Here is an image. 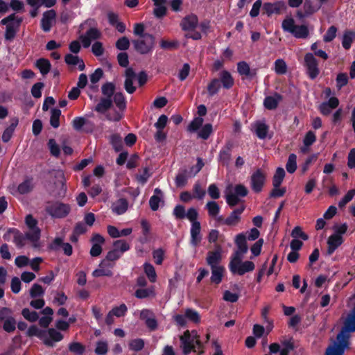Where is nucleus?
Here are the masks:
<instances>
[{
    "instance_id": "1",
    "label": "nucleus",
    "mask_w": 355,
    "mask_h": 355,
    "mask_svg": "<svg viewBox=\"0 0 355 355\" xmlns=\"http://www.w3.org/2000/svg\"><path fill=\"white\" fill-rule=\"evenodd\" d=\"M354 306L348 314L345 327L337 336V341L329 346L325 352V355H343L345 349L349 346V331H355V295L351 299Z\"/></svg>"
},
{
    "instance_id": "2",
    "label": "nucleus",
    "mask_w": 355,
    "mask_h": 355,
    "mask_svg": "<svg viewBox=\"0 0 355 355\" xmlns=\"http://www.w3.org/2000/svg\"><path fill=\"white\" fill-rule=\"evenodd\" d=\"M115 85L114 83L107 82L101 87V92L103 95L99 103L96 105L95 110L100 113H104L112 105V97L114 96Z\"/></svg>"
},
{
    "instance_id": "3",
    "label": "nucleus",
    "mask_w": 355,
    "mask_h": 355,
    "mask_svg": "<svg viewBox=\"0 0 355 355\" xmlns=\"http://www.w3.org/2000/svg\"><path fill=\"white\" fill-rule=\"evenodd\" d=\"M181 346L183 352L187 355L191 351H196V348L201 349L202 345L198 339V336L196 331L190 332L189 330L184 331L182 336H180Z\"/></svg>"
},
{
    "instance_id": "4",
    "label": "nucleus",
    "mask_w": 355,
    "mask_h": 355,
    "mask_svg": "<svg viewBox=\"0 0 355 355\" xmlns=\"http://www.w3.org/2000/svg\"><path fill=\"white\" fill-rule=\"evenodd\" d=\"M248 193L247 188L243 184H229L225 189L226 202L230 206L234 207L240 202V198L246 196Z\"/></svg>"
},
{
    "instance_id": "5",
    "label": "nucleus",
    "mask_w": 355,
    "mask_h": 355,
    "mask_svg": "<svg viewBox=\"0 0 355 355\" xmlns=\"http://www.w3.org/2000/svg\"><path fill=\"white\" fill-rule=\"evenodd\" d=\"M243 257H230L228 267L233 275L242 276L244 274L252 272L255 268L254 263L251 261H243Z\"/></svg>"
},
{
    "instance_id": "6",
    "label": "nucleus",
    "mask_w": 355,
    "mask_h": 355,
    "mask_svg": "<svg viewBox=\"0 0 355 355\" xmlns=\"http://www.w3.org/2000/svg\"><path fill=\"white\" fill-rule=\"evenodd\" d=\"M284 31L293 35L296 38H306L309 35V29L306 25H296L292 17H286L282 24Z\"/></svg>"
},
{
    "instance_id": "7",
    "label": "nucleus",
    "mask_w": 355,
    "mask_h": 355,
    "mask_svg": "<svg viewBox=\"0 0 355 355\" xmlns=\"http://www.w3.org/2000/svg\"><path fill=\"white\" fill-rule=\"evenodd\" d=\"M22 21L21 17H16L15 14H11L9 16L1 20V24L6 25L5 38L7 40H12Z\"/></svg>"
},
{
    "instance_id": "8",
    "label": "nucleus",
    "mask_w": 355,
    "mask_h": 355,
    "mask_svg": "<svg viewBox=\"0 0 355 355\" xmlns=\"http://www.w3.org/2000/svg\"><path fill=\"white\" fill-rule=\"evenodd\" d=\"M45 211L52 218H62L69 214L71 207L69 205L58 201L49 202L45 207Z\"/></svg>"
},
{
    "instance_id": "9",
    "label": "nucleus",
    "mask_w": 355,
    "mask_h": 355,
    "mask_svg": "<svg viewBox=\"0 0 355 355\" xmlns=\"http://www.w3.org/2000/svg\"><path fill=\"white\" fill-rule=\"evenodd\" d=\"M26 225L28 229V236L31 239V244L35 248H39L41 231L37 227V221L31 215H28L25 218Z\"/></svg>"
},
{
    "instance_id": "10",
    "label": "nucleus",
    "mask_w": 355,
    "mask_h": 355,
    "mask_svg": "<svg viewBox=\"0 0 355 355\" xmlns=\"http://www.w3.org/2000/svg\"><path fill=\"white\" fill-rule=\"evenodd\" d=\"M135 50L141 54H147L151 52L155 44V37L153 35L146 33L143 37L132 41Z\"/></svg>"
},
{
    "instance_id": "11",
    "label": "nucleus",
    "mask_w": 355,
    "mask_h": 355,
    "mask_svg": "<svg viewBox=\"0 0 355 355\" xmlns=\"http://www.w3.org/2000/svg\"><path fill=\"white\" fill-rule=\"evenodd\" d=\"M266 173L261 168L254 171L250 177V186L252 189L259 193L262 190L266 180Z\"/></svg>"
},
{
    "instance_id": "12",
    "label": "nucleus",
    "mask_w": 355,
    "mask_h": 355,
    "mask_svg": "<svg viewBox=\"0 0 355 355\" xmlns=\"http://www.w3.org/2000/svg\"><path fill=\"white\" fill-rule=\"evenodd\" d=\"M304 64L309 77L312 80L315 79L318 76L320 70L318 61L312 53H308L305 55Z\"/></svg>"
},
{
    "instance_id": "13",
    "label": "nucleus",
    "mask_w": 355,
    "mask_h": 355,
    "mask_svg": "<svg viewBox=\"0 0 355 355\" xmlns=\"http://www.w3.org/2000/svg\"><path fill=\"white\" fill-rule=\"evenodd\" d=\"M10 234L13 236V242L19 248L24 247L26 244V241L31 243V239L28 236L27 232L25 234H22L17 229H10L3 235V239L8 240Z\"/></svg>"
},
{
    "instance_id": "14",
    "label": "nucleus",
    "mask_w": 355,
    "mask_h": 355,
    "mask_svg": "<svg viewBox=\"0 0 355 355\" xmlns=\"http://www.w3.org/2000/svg\"><path fill=\"white\" fill-rule=\"evenodd\" d=\"M35 182L33 178H26L21 182L17 187L12 188L10 193L17 196V195H24L30 193L34 188Z\"/></svg>"
},
{
    "instance_id": "15",
    "label": "nucleus",
    "mask_w": 355,
    "mask_h": 355,
    "mask_svg": "<svg viewBox=\"0 0 355 355\" xmlns=\"http://www.w3.org/2000/svg\"><path fill=\"white\" fill-rule=\"evenodd\" d=\"M235 243L237 250L231 255V257H243V255L246 254L248 250L245 235L243 233L236 235Z\"/></svg>"
},
{
    "instance_id": "16",
    "label": "nucleus",
    "mask_w": 355,
    "mask_h": 355,
    "mask_svg": "<svg viewBox=\"0 0 355 355\" xmlns=\"http://www.w3.org/2000/svg\"><path fill=\"white\" fill-rule=\"evenodd\" d=\"M244 207L236 209L225 219H224L222 216H218L217 218V220L228 226H236L240 221L241 215L244 211Z\"/></svg>"
},
{
    "instance_id": "17",
    "label": "nucleus",
    "mask_w": 355,
    "mask_h": 355,
    "mask_svg": "<svg viewBox=\"0 0 355 355\" xmlns=\"http://www.w3.org/2000/svg\"><path fill=\"white\" fill-rule=\"evenodd\" d=\"M222 252L221 246L216 245L214 251L207 253L206 261L210 268L221 266L220 262L222 259Z\"/></svg>"
},
{
    "instance_id": "18",
    "label": "nucleus",
    "mask_w": 355,
    "mask_h": 355,
    "mask_svg": "<svg viewBox=\"0 0 355 355\" xmlns=\"http://www.w3.org/2000/svg\"><path fill=\"white\" fill-rule=\"evenodd\" d=\"M55 17L56 13L54 10H49L43 13L41 26L44 32L50 31L52 26L55 23Z\"/></svg>"
},
{
    "instance_id": "19",
    "label": "nucleus",
    "mask_w": 355,
    "mask_h": 355,
    "mask_svg": "<svg viewBox=\"0 0 355 355\" xmlns=\"http://www.w3.org/2000/svg\"><path fill=\"white\" fill-rule=\"evenodd\" d=\"M114 263L107 261V260H103L99 266L98 268L94 270L92 272V276L94 277H99L101 276H112V272L111 269L113 268Z\"/></svg>"
},
{
    "instance_id": "20",
    "label": "nucleus",
    "mask_w": 355,
    "mask_h": 355,
    "mask_svg": "<svg viewBox=\"0 0 355 355\" xmlns=\"http://www.w3.org/2000/svg\"><path fill=\"white\" fill-rule=\"evenodd\" d=\"M140 318L144 320L146 325L150 331L157 328V322L154 313L148 309H144L140 313Z\"/></svg>"
},
{
    "instance_id": "21",
    "label": "nucleus",
    "mask_w": 355,
    "mask_h": 355,
    "mask_svg": "<svg viewBox=\"0 0 355 355\" xmlns=\"http://www.w3.org/2000/svg\"><path fill=\"white\" fill-rule=\"evenodd\" d=\"M286 8L284 1H276L275 3H265L263 6V11L268 15L272 14H279Z\"/></svg>"
},
{
    "instance_id": "22",
    "label": "nucleus",
    "mask_w": 355,
    "mask_h": 355,
    "mask_svg": "<svg viewBox=\"0 0 355 355\" xmlns=\"http://www.w3.org/2000/svg\"><path fill=\"white\" fill-rule=\"evenodd\" d=\"M92 246L90 250V254L92 257H98L102 252V245L105 243L104 238L98 234H94L91 239Z\"/></svg>"
},
{
    "instance_id": "23",
    "label": "nucleus",
    "mask_w": 355,
    "mask_h": 355,
    "mask_svg": "<svg viewBox=\"0 0 355 355\" xmlns=\"http://www.w3.org/2000/svg\"><path fill=\"white\" fill-rule=\"evenodd\" d=\"M164 193L160 189L156 188L154 190V194L149 200V205L153 211H157L160 205H164Z\"/></svg>"
},
{
    "instance_id": "24",
    "label": "nucleus",
    "mask_w": 355,
    "mask_h": 355,
    "mask_svg": "<svg viewBox=\"0 0 355 355\" xmlns=\"http://www.w3.org/2000/svg\"><path fill=\"white\" fill-rule=\"evenodd\" d=\"M50 248L53 250H58L62 248L64 253L67 256H70L73 252L71 244L69 243H64L61 238H55L51 244Z\"/></svg>"
},
{
    "instance_id": "25",
    "label": "nucleus",
    "mask_w": 355,
    "mask_h": 355,
    "mask_svg": "<svg viewBox=\"0 0 355 355\" xmlns=\"http://www.w3.org/2000/svg\"><path fill=\"white\" fill-rule=\"evenodd\" d=\"M343 237L338 234L331 235L327 241L328 249L327 254L331 255L343 243Z\"/></svg>"
},
{
    "instance_id": "26",
    "label": "nucleus",
    "mask_w": 355,
    "mask_h": 355,
    "mask_svg": "<svg viewBox=\"0 0 355 355\" xmlns=\"http://www.w3.org/2000/svg\"><path fill=\"white\" fill-rule=\"evenodd\" d=\"M45 336L46 339L47 341L49 340V343L46 342L44 343L49 347H53L54 343L59 342L63 338L62 334L53 328L46 330Z\"/></svg>"
},
{
    "instance_id": "27",
    "label": "nucleus",
    "mask_w": 355,
    "mask_h": 355,
    "mask_svg": "<svg viewBox=\"0 0 355 355\" xmlns=\"http://www.w3.org/2000/svg\"><path fill=\"white\" fill-rule=\"evenodd\" d=\"M200 223H193L191 224V244L196 247L197 246L202 239V236L200 235Z\"/></svg>"
},
{
    "instance_id": "28",
    "label": "nucleus",
    "mask_w": 355,
    "mask_h": 355,
    "mask_svg": "<svg viewBox=\"0 0 355 355\" xmlns=\"http://www.w3.org/2000/svg\"><path fill=\"white\" fill-rule=\"evenodd\" d=\"M125 80L124 87L126 92L129 94H132L136 87L133 86V81L135 78V73L132 69L128 68L125 70Z\"/></svg>"
},
{
    "instance_id": "29",
    "label": "nucleus",
    "mask_w": 355,
    "mask_h": 355,
    "mask_svg": "<svg viewBox=\"0 0 355 355\" xmlns=\"http://www.w3.org/2000/svg\"><path fill=\"white\" fill-rule=\"evenodd\" d=\"M198 24V19L195 15H189L185 17L181 21L182 28L184 31L193 30Z\"/></svg>"
},
{
    "instance_id": "30",
    "label": "nucleus",
    "mask_w": 355,
    "mask_h": 355,
    "mask_svg": "<svg viewBox=\"0 0 355 355\" xmlns=\"http://www.w3.org/2000/svg\"><path fill=\"white\" fill-rule=\"evenodd\" d=\"M282 100V96L277 93L265 98L263 105L268 110L275 109Z\"/></svg>"
},
{
    "instance_id": "31",
    "label": "nucleus",
    "mask_w": 355,
    "mask_h": 355,
    "mask_svg": "<svg viewBox=\"0 0 355 355\" xmlns=\"http://www.w3.org/2000/svg\"><path fill=\"white\" fill-rule=\"evenodd\" d=\"M155 8L153 10V13L157 17H162L166 13V0H153Z\"/></svg>"
},
{
    "instance_id": "32",
    "label": "nucleus",
    "mask_w": 355,
    "mask_h": 355,
    "mask_svg": "<svg viewBox=\"0 0 355 355\" xmlns=\"http://www.w3.org/2000/svg\"><path fill=\"white\" fill-rule=\"evenodd\" d=\"M65 62L67 64L71 66L78 65V68L80 71H83L85 69V65L83 60L80 58L78 55L67 54L65 56Z\"/></svg>"
},
{
    "instance_id": "33",
    "label": "nucleus",
    "mask_w": 355,
    "mask_h": 355,
    "mask_svg": "<svg viewBox=\"0 0 355 355\" xmlns=\"http://www.w3.org/2000/svg\"><path fill=\"white\" fill-rule=\"evenodd\" d=\"M128 203L124 198H120L112 204V211L118 215L124 214L128 209Z\"/></svg>"
},
{
    "instance_id": "34",
    "label": "nucleus",
    "mask_w": 355,
    "mask_h": 355,
    "mask_svg": "<svg viewBox=\"0 0 355 355\" xmlns=\"http://www.w3.org/2000/svg\"><path fill=\"white\" fill-rule=\"evenodd\" d=\"M254 131L260 139H264L267 137L268 126L263 122L257 121L254 124Z\"/></svg>"
},
{
    "instance_id": "35",
    "label": "nucleus",
    "mask_w": 355,
    "mask_h": 355,
    "mask_svg": "<svg viewBox=\"0 0 355 355\" xmlns=\"http://www.w3.org/2000/svg\"><path fill=\"white\" fill-rule=\"evenodd\" d=\"M211 281L213 283L218 284L222 282L223 274L225 272L224 266H218L211 268Z\"/></svg>"
},
{
    "instance_id": "36",
    "label": "nucleus",
    "mask_w": 355,
    "mask_h": 355,
    "mask_svg": "<svg viewBox=\"0 0 355 355\" xmlns=\"http://www.w3.org/2000/svg\"><path fill=\"white\" fill-rule=\"evenodd\" d=\"M27 334L28 336H37L42 340L43 343H49V340L47 341L45 337L46 330L40 329L35 325H32L28 328Z\"/></svg>"
},
{
    "instance_id": "37",
    "label": "nucleus",
    "mask_w": 355,
    "mask_h": 355,
    "mask_svg": "<svg viewBox=\"0 0 355 355\" xmlns=\"http://www.w3.org/2000/svg\"><path fill=\"white\" fill-rule=\"evenodd\" d=\"M220 82L222 83L223 87L225 89H230L234 85V79L227 71H222L220 73Z\"/></svg>"
},
{
    "instance_id": "38",
    "label": "nucleus",
    "mask_w": 355,
    "mask_h": 355,
    "mask_svg": "<svg viewBox=\"0 0 355 355\" xmlns=\"http://www.w3.org/2000/svg\"><path fill=\"white\" fill-rule=\"evenodd\" d=\"M237 70L240 75L246 77H251L256 73L255 71L253 73L251 71L249 64L244 61L239 62L237 64Z\"/></svg>"
},
{
    "instance_id": "39",
    "label": "nucleus",
    "mask_w": 355,
    "mask_h": 355,
    "mask_svg": "<svg viewBox=\"0 0 355 355\" xmlns=\"http://www.w3.org/2000/svg\"><path fill=\"white\" fill-rule=\"evenodd\" d=\"M355 40V33L352 31H346L344 33L342 38V45L344 49H350L353 41Z\"/></svg>"
},
{
    "instance_id": "40",
    "label": "nucleus",
    "mask_w": 355,
    "mask_h": 355,
    "mask_svg": "<svg viewBox=\"0 0 355 355\" xmlns=\"http://www.w3.org/2000/svg\"><path fill=\"white\" fill-rule=\"evenodd\" d=\"M219 160L223 164L227 165L231 160V146H227L223 148L219 153Z\"/></svg>"
},
{
    "instance_id": "41",
    "label": "nucleus",
    "mask_w": 355,
    "mask_h": 355,
    "mask_svg": "<svg viewBox=\"0 0 355 355\" xmlns=\"http://www.w3.org/2000/svg\"><path fill=\"white\" fill-rule=\"evenodd\" d=\"M36 67L42 75L47 74L51 69L50 62L44 58H40L36 62Z\"/></svg>"
},
{
    "instance_id": "42",
    "label": "nucleus",
    "mask_w": 355,
    "mask_h": 355,
    "mask_svg": "<svg viewBox=\"0 0 355 355\" xmlns=\"http://www.w3.org/2000/svg\"><path fill=\"white\" fill-rule=\"evenodd\" d=\"M144 270L150 282H155L157 280V274L153 266L149 263L144 264Z\"/></svg>"
},
{
    "instance_id": "43",
    "label": "nucleus",
    "mask_w": 355,
    "mask_h": 355,
    "mask_svg": "<svg viewBox=\"0 0 355 355\" xmlns=\"http://www.w3.org/2000/svg\"><path fill=\"white\" fill-rule=\"evenodd\" d=\"M206 208L208 210V214L209 216L212 218H217L218 217V215L220 211V207L215 201H209L206 205Z\"/></svg>"
},
{
    "instance_id": "44",
    "label": "nucleus",
    "mask_w": 355,
    "mask_h": 355,
    "mask_svg": "<svg viewBox=\"0 0 355 355\" xmlns=\"http://www.w3.org/2000/svg\"><path fill=\"white\" fill-rule=\"evenodd\" d=\"M116 107L121 110H123L126 107V101L124 95L121 92H116L113 96V101Z\"/></svg>"
},
{
    "instance_id": "45",
    "label": "nucleus",
    "mask_w": 355,
    "mask_h": 355,
    "mask_svg": "<svg viewBox=\"0 0 355 355\" xmlns=\"http://www.w3.org/2000/svg\"><path fill=\"white\" fill-rule=\"evenodd\" d=\"M285 177V171L282 167H278L272 178L273 187H279Z\"/></svg>"
},
{
    "instance_id": "46",
    "label": "nucleus",
    "mask_w": 355,
    "mask_h": 355,
    "mask_svg": "<svg viewBox=\"0 0 355 355\" xmlns=\"http://www.w3.org/2000/svg\"><path fill=\"white\" fill-rule=\"evenodd\" d=\"M114 248L121 254H123L125 252L130 250V244L124 240H116L113 243Z\"/></svg>"
},
{
    "instance_id": "47",
    "label": "nucleus",
    "mask_w": 355,
    "mask_h": 355,
    "mask_svg": "<svg viewBox=\"0 0 355 355\" xmlns=\"http://www.w3.org/2000/svg\"><path fill=\"white\" fill-rule=\"evenodd\" d=\"M61 114V111L59 109L53 108L51 110V118H50V123L51 125L57 128L60 125V116Z\"/></svg>"
},
{
    "instance_id": "48",
    "label": "nucleus",
    "mask_w": 355,
    "mask_h": 355,
    "mask_svg": "<svg viewBox=\"0 0 355 355\" xmlns=\"http://www.w3.org/2000/svg\"><path fill=\"white\" fill-rule=\"evenodd\" d=\"M274 70L277 74H285L287 71V64L283 59H277L275 62Z\"/></svg>"
},
{
    "instance_id": "49",
    "label": "nucleus",
    "mask_w": 355,
    "mask_h": 355,
    "mask_svg": "<svg viewBox=\"0 0 355 355\" xmlns=\"http://www.w3.org/2000/svg\"><path fill=\"white\" fill-rule=\"evenodd\" d=\"M286 168L289 173H293L297 168V156L295 154H291L288 157Z\"/></svg>"
},
{
    "instance_id": "50",
    "label": "nucleus",
    "mask_w": 355,
    "mask_h": 355,
    "mask_svg": "<svg viewBox=\"0 0 355 355\" xmlns=\"http://www.w3.org/2000/svg\"><path fill=\"white\" fill-rule=\"evenodd\" d=\"M154 289L153 287L148 288H140L135 291V295L137 298L144 299L154 295Z\"/></svg>"
},
{
    "instance_id": "51",
    "label": "nucleus",
    "mask_w": 355,
    "mask_h": 355,
    "mask_svg": "<svg viewBox=\"0 0 355 355\" xmlns=\"http://www.w3.org/2000/svg\"><path fill=\"white\" fill-rule=\"evenodd\" d=\"M220 88V82L218 79H214L207 86V92L210 96L215 95Z\"/></svg>"
},
{
    "instance_id": "52",
    "label": "nucleus",
    "mask_w": 355,
    "mask_h": 355,
    "mask_svg": "<svg viewBox=\"0 0 355 355\" xmlns=\"http://www.w3.org/2000/svg\"><path fill=\"white\" fill-rule=\"evenodd\" d=\"M150 173L148 168H144L142 171L137 175L136 178L139 183L144 185L150 177Z\"/></svg>"
},
{
    "instance_id": "53",
    "label": "nucleus",
    "mask_w": 355,
    "mask_h": 355,
    "mask_svg": "<svg viewBox=\"0 0 355 355\" xmlns=\"http://www.w3.org/2000/svg\"><path fill=\"white\" fill-rule=\"evenodd\" d=\"M185 314L187 316V319H188L189 320L195 323L200 322V317L199 313L196 311L191 309H187L185 310Z\"/></svg>"
},
{
    "instance_id": "54",
    "label": "nucleus",
    "mask_w": 355,
    "mask_h": 355,
    "mask_svg": "<svg viewBox=\"0 0 355 355\" xmlns=\"http://www.w3.org/2000/svg\"><path fill=\"white\" fill-rule=\"evenodd\" d=\"M110 142L116 151L119 152L122 149V138L119 135H112L110 137Z\"/></svg>"
},
{
    "instance_id": "55",
    "label": "nucleus",
    "mask_w": 355,
    "mask_h": 355,
    "mask_svg": "<svg viewBox=\"0 0 355 355\" xmlns=\"http://www.w3.org/2000/svg\"><path fill=\"white\" fill-rule=\"evenodd\" d=\"M21 314L24 316V318L30 321V322H35L37 320L39 316L37 312L31 311L28 309H24L21 311Z\"/></svg>"
},
{
    "instance_id": "56",
    "label": "nucleus",
    "mask_w": 355,
    "mask_h": 355,
    "mask_svg": "<svg viewBox=\"0 0 355 355\" xmlns=\"http://www.w3.org/2000/svg\"><path fill=\"white\" fill-rule=\"evenodd\" d=\"M202 123L203 119L202 117H196L189 125L188 130L189 132H196L202 126Z\"/></svg>"
},
{
    "instance_id": "57",
    "label": "nucleus",
    "mask_w": 355,
    "mask_h": 355,
    "mask_svg": "<svg viewBox=\"0 0 355 355\" xmlns=\"http://www.w3.org/2000/svg\"><path fill=\"white\" fill-rule=\"evenodd\" d=\"M212 132V125L209 123L205 124L198 132V137L207 139Z\"/></svg>"
},
{
    "instance_id": "58",
    "label": "nucleus",
    "mask_w": 355,
    "mask_h": 355,
    "mask_svg": "<svg viewBox=\"0 0 355 355\" xmlns=\"http://www.w3.org/2000/svg\"><path fill=\"white\" fill-rule=\"evenodd\" d=\"M44 289L42 288V287L40 285H39L37 284H34L30 290V295H31V297L33 298H35L37 297H41L44 295Z\"/></svg>"
},
{
    "instance_id": "59",
    "label": "nucleus",
    "mask_w": 355,
    "mask_h": 355,
    "mask_svg": "<svg viewBox=\"0 0 355 355\" xmlns=\"http://www.w3.org/2000/svg\"><path fill=\"white\" fill-rule=\"evenodd\" d=\"M3 328L6 331L12 332L15 329L16 321L12 316L3 321Z\"/></svg>"
},
{
    "instance_id": "60",
    "label": "nucleus",
    "mask_w": 355,
    "mask_h": 355,
    "mask_svg": "<svg viewBox=\"0 0 355 355\" xmlns=\"http://www.w3.org/2000/svg\"><path fill=\"white\" fill-rule=\"evenodd\" d=\"M69 350L76 355H81L84 351V346L80 343H71L69 345Z\"/></svg>"
},
{
    "instance_id": "61",
    "label": "nucleus",
    "mask_w": 355,
    "mask_h": 355,
    "mask_svg": "<svg viewBox=\"0 0 355 355\" xmlns=\"http://www.w3.org/2000/svg\"><path fill=\"white\" fill-rule=\"evenodd\" d=\"M128 308L125 304H121L119 306L114 307L112 310V314H114L116 317L120 318L125 315L127 313Z\"/></svg>"
},
{
    "instance_id": "62",
    "label": "nucleus",
    "mask_w": 355,
    "mask_h": 355,
    "mask_svg": "<svg viewBox=\"0 0 355 355\" xmlns=\"http://www.w3.org/2000/svg\"><path fill=\"white\" fill-rule=\"evenodd\" d=\"M108 345L106 341H98L96 343L95 353L97 355H104L107 352Z\"/></svg>"
},
{
    "instance_id": "63",
    "label": "nucleus",
    "mask_w": 355,
    "mask_h": 355,
    "mask_svg": "<svg viewBox=\"0 0 355 355\" xmlns=\"http://www.w3.org/2000/svg\"><path fill=\"white\" fill-rule=\"evenodd\" d=\"M348 83V76L345 73H340L336 77V87L340 89L343 86L346 85Z\"/></svg>"
},
{
    "instance_id": "64",
    "label": "nucleus",
    "mask_w": 355,
    "mask_h": 355,
    "mask_svg": "<svg viewBox=\"0 0 355 355\" xmlns=\"http://www.w3.org/2000/svg\"><path fill=\"white\" fill-rule=\"evenodd\" d=\"M282 343L283 348L280 350V355H288L289 352L294 348L291 340H284Z\"/></svg>"
}]
</instances>
